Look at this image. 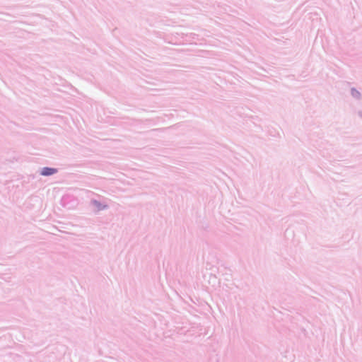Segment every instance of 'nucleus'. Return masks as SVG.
Returning <instances> with one entry per match:
<instances>
[{"instance_id":"1","label":"nucleus","mask_w":362,"mask_h":362,"mask_svg":"<svg viewBox=\"0 0 362 362\" xmlns=\"http://www.w3.org/2000/svg\"><path fill=\"white\" fill-rule=\"evenodd\" d=\"M57 169L51 168H44L41 171V175L44 176H48L57 173Z\"/></svg>"}]
</instances>
